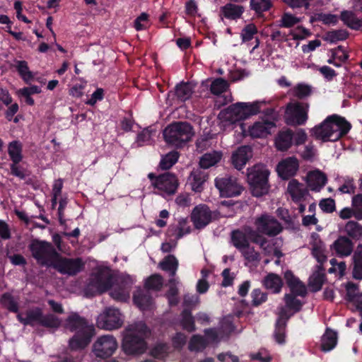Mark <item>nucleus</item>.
Segmentation results:
<instances>
[{
  "mask_svg": "<svg viewBox=\"0 0 362 362\" xmlns=\"http://www.w3.org/2000/svg\"><path fill=\"white\" fill-rule=\"evenodd\" d=\"M65 327L74 334L69 340L68 347L71 351H81L86 348L95 334L93 324L77 313H71L65 320Z\"/></svg>",
  "mask_w": 362,
  "mask_h": 362,
  "instance_id": "f257e3e1",
  "label": "nucleus"
},
{
  "mask_svg": "<svg viewBox=\"0 0 362 362\" xmlns=\"http://www.w3.org/2000/svg\"><path fill=\"white\" fill-rule=\"evenodd\" d=\"M150 334V329L142 321L129 325L123 332L122 351L128 356L143 354L147 350L146 339Z\"/></svg>",
  "mask_w": 362,
  "mask_h": 362,
  "instance_id": "f03ea898",
  "label": "nucleus"
},
{
  "mask_svg": "<svg viewBox=\"0 0 362 362\" xmlns=\"http://www.w3.org/2000/svg\"><path fill=\"white\" fill-rule=\"evenodd\" d=\"M351 129V123L344 117L332 115L313 127L311 132L316 139L323 142H334L345 136Z\"/></svg>",
  "mask_w": 362,
  "mask_h": 362,
  "instance_id": "7ed1b4c3",
  "label": "nucleus"
},
{
  "mask_svg": "<svg viewBox=\"0 0 362 362\" xmlns=\"http://www.w3.org/2000/svg\"><path fill=\"white\" fill-rule=\"evenodd\" d=\"M194 134L193 127L187 122H173L163 131V137L166 143L177 148L185 145L192 139Z\"/></svg>",
  "mask_w": 362,
  "mask_h": 362,
  "instance_id": "20e7f679",
  "label": "nucleus"
},
{
  "mask_svg": "<svg viewBox=\"0 0 362 362\" xmlns=\"http://www.w3.org/2000/svg\"><path fill=\"white\" fill-rule=\"evenodd\" d=\"M269 174V170L262 164H256L247 170V182L254 197H260L268 193Z\"/></svg>",
  "mask_w": 362,
  "mask_h": 362,
  "instance_id": "39448f33",
  "label": "nucleus"
},
{
  "mask_svg": "<svg viewBox=\"0 0 362 362\" xmlns=\"http://www.w3.org/2000/svg\"><path fill=\"white\" fill-rule=\"evenodd\" d=\"M33 257L42 267H52L56 257H59L53 245L45 240H33L29 245Z\"/></svg>",
  "mask_w": 362,
  "mask_h": 362,
  "instance_id": "423d86ee",
  "label": "nucleus"
},
{
  "mask_svg": "<svg viewBox=\"0 0 362 362\" xmlns=\"http://www.w3.org/2000/svg\"><path fill=\"white\" fill-rule=\"evenodd\" d=\"M260 105L258 101L252 103L238 102L228 106L220 115L226 120L234 123L258 114L260 112Z\"/></svg>",
  "mask_w": 362,
  "mask_h": 362,
  "instance_id": "0eeeda50",
  "label": "nucleus"
},
{
  "mask_svg": "<svg viewBox=\"0 0 362 362\" xmlns=\"http://www.w3.org/2000/svg\"><path fill=\"white\" fill-rule=\"evenodd\" d=\"M309 104L303 102H290L285 109L286 123L292 126L305 124L308 119Z\"/></svg>",
  "mask_w": 362,
  "mask_h": 362,
  "instance_id": "6e6552de",
  "label": "nucleus"
},
{
  "mask_svg": "<svg viewBox=\"0 0 362 362\" xmlns=\"http://www.w3.org/2000/svg\"><path fill=\"white\" fill-rule=\"evenodd\" d=\"M148 178L151 180V185L160 191L163 195L175 194L180 185L177 177L168 172L159 175L150 173Z\"/></svg>",
  "mask_w": 362,
  "mask_h": 362,
  "instance_id": "1a4fd4ad",
  "label": "nucleus"
},
{
  "mask_svg": "<svg viewBox=\"0 0 362 362\" xmlns=\"http://www.w3.org/2000/svg\"><path fill=\"white\" fill-rule=\"evenodd\" d=\"M220 217L218 211H211L207 205L204 204L196 206L190 216L191 221L197 230L204 228L213 221L218 220Z\"/></svg>",
  "mask_w": 362,
  "mask_h": 362,
  "instance_id": "9d476101",
  "label": "nucleus"
},
{
  "mask_svg": "<svg viewBox=\"0 0 362 362\" xmlns=\"http://www.w3.org/2000/svg\"><path fill=\"white\" fill-rule=\"evenodd\" d=\"M52 267L62 274L74 276L83 270L84 263L81 258H67L59 254V257H56Z\"/></svg>",
  "mask_w": 362,
  "mask_h": 362,
  "instance_id": "9b49d317",
  "label": "nucleus"
},
{
  "mask_svg": "<svg viewBox=\"0 0 362 362\" xmlns=\"http://www.w3.org/2000/svg\"><path fill=\"white\" fill-rule=\"evenodd\" d=\"M215 186L219 190L221 197H233L239 196L243 187L238 182L235 177L226 175L215 179Z\"/></svg>",
  "mask_w": 362,
  "mask_h": 362,
  "instance_id": "f8f14e48",
  "label": "nucleus"
},
{
  "mask_svg": "<svg viewBox=\"0 0 362 362\" xmlns=\"http://www.w3.org/2000/svg\"><path fill=\"white\" fill-rule=\"evenodd\" d=\"M256 228L263 235L274 237L283 230L281 224L274 217L268 214H262L255 221Z\"/></svg>",
  "mask_w": 362,
  "mask_h": 362,
  "instance_id": "ddd939ff",
  "label": "nucleus"
},
{
  "mask_svg": "<svg viewBox=\"0 0 362 362\" xmlns=\"http://www.w3.org/2000/svg\"><path fill=\"white\" fill-rule=\"evenodd\" d=\"M112 286V276L105 268H100L92 274L88 288H93L98 293H102L110 290Z\"/></svg>",
  "mask_w": 362,
  "mask_h": 362,
  "instance_id": "4468645a",
  "label": "nucleus"
},
{
  "mask_svg": "<svg viewBox=\"0 0 362 362\" xmlns=\"http://www.w3.org/2000/svg\"><path fill=\"white\" fill-rule=\"evenodd\" d=\"M99 328L112 330L120 327L122 325L121 314L118 309L107 308L98 315L96 320Z\"/></svg>",
  "mask_w": 362,
  "mask_h": 362,
  "instance_id": "2eb2a0df",
  "label": "nucleus"
},
{
  "mask_svg": "<svg viewBox=\"0 0 362 362\" xmlns=\"http://www.w3.org/2000/svg\"><path fill=\"white\" fill-rule=\"evenodd\" d=\"M117 348L115 338L111 335H104L98 339L93 344V352L99 358L111 356Z\"/></svg>",
  "mask_w": 362,
  "mask_h": 362,
  "instance_id": "dca6fc26",
  "label": "nucleus"
},
{
  "mask_svg": "<svg viewBox=\"0 0 362 362\" xmlns=\"http://www.w3.org/2000/svg\"><path fill=\"white\" fill-rule=\"evenodd\" d=\"M292 315L285 308H280L273 334L275 341L279 344L283 345L286 343L287 322Z\"/></svg>",
  "mask_w": 362,
  "mask_h": 362,
  "instance_id": "f3484780",
  "label": "nucleus"
},
{
  "mask_svg": "<svg viewBox=\"0 0 362 362\" xmlns=\"http://www.w3.org/2000/svg\"><path fill=\"white\" fill-rule=\"evenodd\" d=\"M299 169L298 160L295 156L282 159L276 165V171L279 177L287 180L295 176Z\"/></svg>",
  "mask_w": 362,
  "mask_h": 362,
  "instance_id": "a211bd4d",
  "label": "nucleus"
},
{
  "mask_svg": "<svg viewBox=\"0 0 362 362\" xmlns=\"http://www.w3.org/2000/svg\"><path fill=\"white\" fill-rule=\"evenodd\" d=\"M38 325L46 328L57 329L61 325L60 319L52 313L44 315L40 308H35V313L30 316V319Z\"/></svg>",
  "mask_w": 362,
  "mask_h": 362,
  "instance_id": "6ab92c4d",
  "label": "nucleus"
},
{
  "mask_svg": "<svg viewBox=\"0 0 362 362\" xmlns=\"http://www.w3.org/2000/svg\"><path fill=\"white\" fill-rule=\"evenodd\" d=\"M276 127L275 122L268 119L258 121L249 129L250 135L254 138H262L271 134V129Z\"/></svg>",
  "mask_w": 362,
  "mask_h": 362,
  "instance_id": "aec40b11",
  "label": "nucleus"
},
{
  "mask_svg": "<svg viewBox=\"0 0 362 362\" xmlns=\"http://www.w3.org/2000/svg\"><path fill=\"white\" fill-rule=\"evenodd\" d=\"M331 249L338 257H347L350 255L354 249L353 242L346 236H339L331 246Z\"/></svg>",
  "mask_w": 362,
  "mask_h": 362,
  "instance_id": "412c9836",
  "label": "nucleus"
},
{
  "mask_svg": "<svg viewBox=\"0 0 362 362\" xmlns=\"http://www.w3.org/2000/svg\"><path fill=\"white\" fill-rule=\"evenodd\" d=\"M252 157V148L249 146L239 147L231 156L232 163L238 170H241Z\"/></svg>",
  "mask_w": 362,
  "mask_h": 362,
  "instance_id": "4be33fe9",
  "label": "nucleus"
},
{
  "mask_svg": "<svg viewBox=\"0 0 362 362\" xmlns=\"http://www.w3.org/2000/svg\"><path fill=\"white\" fill-rule=\"evenodd\" d=\"M284 279L291 293H296L300 297H305L307 295L305 286L291 270H287L284 273Z\"/></svg>",
  "mask_w": 362,
  "mask_h": 362,
  "instance_id": "5701e85b",
  "label": "nucleus"
},
{
  "mask_svg": "<svg viewBox=\"0 0 362 362\" xmlns=\"http://www.w3.org/2000/svg\"><path fill=\"white\" fill-rule=\"evenodd\" d=\"M284 279L291 293H296L300 297H305L307 295L305 286L291 270H287L284 273Z\"/></svg>",
  "mask_w": 362,
  "mask_h": 362,
  "instance_id": "b1692460",
  "label": "nucleus"
},
{
  "mask_svg": "<svg viewBox=\"0 0 362 362\" xmlns=\"http://www.w3.org/2000/svg\"><path fill=\"white\" fill-rule=\"evenodd\" d=\"M209 175L202 168L194 169L189 176V180L192 189L195 192H201L204 189V183L207 180Z\"/></svg>",
  "mask_w": 362,
  "mask_h": 362,
  "instance_id": "393cba45",
  "label": "nucleus"
},
{
  "mask_svg": "<svg viewBox=\"0 0 362 362\" xmlns=\"http://www.w3.org/2000/svg\"><path fill=\"white\" fill-rule=\"evenodd\" d=\"M132 283L128 280H123L115 286L110 291L111 297L119 302H127L130 297Z\"/></svg>",
  "mask_w": 362,
  "mask_h": 362,
  "instance_id": "a878e982",
  "label": "nucleus"
},
{
  "mask_svg": "<svg viewBox=\"0 0 362 362\" xmlns=\"http://www.w3.org/2000/svg\"><path fill=\"white\" fill-rule=\"evenodd\" d=\"M134 303L142 310H148L152 304V297L148 291L138 288L133 294Z\"/></svg>",
  "mask_w": 362,
  "mask_h": 362,
  "instance_id": "bb28decb",
  "label": "nucleus"
},
{
  "mask_svg": "<svg viewBox=\"0 0 362 362\" xmlns=\"http://www.w3.org/2000/svg\"><path fill=\"white\" fill-rule=\"evenodd\" d=\"M244 7L241 5L228 3L221 7V14L228 20H237L241 18L244 13Z\"/></svg>",
  "mask_w": 362,
  "mask_h": 362,
  "instance_id": "cd10ccee",
  "label": "nucleus"
},
{
  "mask_svg": "<svg viewBox=\"0 0 362 362\" xmlns=\"http://www.w3.org/2000/svg\"><path fill=\"white\" fill-rule=\"evenodd\" d=\"M327 182L326 175L319 170L308 173V185L313 191H320Z\"/></svg>",
  "mask_w": 362,
  "mask_h": 362,
  "instance_id": "c85d7f7f",
  "label": "nucleus"
},
{
  "mask_svg": "<svg viewBox=\"0 0 362 362\" xmlns=\"http://www.w3.org/2000/svg\"><path fill=\"white\" fill-rule=\"evenodd\" d=\"M263 286L274 293H279L283 286V280L274 273L268 274L262 280Z\"/></svg>",
  "mask_w": 362,
  "mask_h": 362,
  "instance_id": "c756f323",
  "label": "nucleus"
},
{
  "mask_svg": "<svg viewBox=\"0 0 362 362\" xmlns=\"http://www.w3.org/2000/svg\"><path fill=\"white\" fill-rule=\"evenodd\" d=\"M287 191L296 203L300 202L307 193L306 189L303 188V185L296 179L289 181Z\"/></svg>",
  "mask_w": 362,
  "mask_h": 362,
  "instance_id": "7c9ffc66",
  "label": "nucleus"
},
{
  "mask_svg": "<svg viewBox=\"0 0 362 362\" xmlns=\"http://www.w3.org/2000/svg\"><path fill=\"white\" fill-rule=\"evenodd\" d=\"M337 343V333L327 328L321 339V350L327 352L332 350Z\"/></svg>",
  "mask_w": 362,
  "mask_h": 362,
  "instance_id": "2f4dec72",
  "label": "nucleus"
},
{
  "mask_svg": "<svg viewBox=\"0 0 362 362\" xmlns=\"http://www.w3.org/2000/svg\"><path fill=\"white\" fill-rule=\"evenodd\" d=\"M339 18L348 28L354 30H361V19H359L353 11L344 10L341 12Z\"/></svg>",
  "mask_w": 362,
  "mask_h": 362,
  "instance_id": "473e14b6",
  "label": "nucleus"
},
{
  "mask_svg": "<svg viewBox=\"0 0 362 362\" xmlns=\"http://www.w3.org/2000/svg\"><path fill=\"white\" fill-rule=\"evenodd\" d=\"M222 158V153L219 151H213L204 153L200 158L199 168L205 170L218 163Z\"/></svg>",
  "mask_w": 362,
  "mask_h": 362,
  "instance_id": "72a5a7b5",
  "label": "nucleus"
},
{
  "mask_svg": "<svg viewBox=\"0 0 362 362\" xmlns=\"http://www.w3.org/2000/svg\"><path fill=\"white\" fill-rule=\"evenodd\" d=\"M23 144L18 140L11 141L8 145V154L12 163H20L23 160Z\"/></svg>",
  "mask_w": 362,
  "mask_h": 362,
  "instance_id": "f704fd0d",
  "label": "nucleus"
},
{
  "mask_svg": "<svg viewBox=\"0 0 362 362\" xmlns=\"http://www.w3.org/2000/svg\"><path fill=\"white\" fill-rule=\"evenodd\" d=\"M178 260L173 255H168L159 263V267L163 271L168 272L170 276L173 278L178 269Z\"/></svg>",
  "mask_w": 362,
  "mask_h": 362,
  "instance_id": "c9c22d12",
  "label": "nucleus"
},
{
  "mask_svg": "<svg viewBox=\"0 0 362 362\" xmlns=\"http://www.w3.org/2000/svg\"><path fill=\"white\" fill-rule=\"evenodd\" d=\"M193 93V88L189 82H181L175 88V95L177 100L185 102L189 99Z\"/></svg>",
  "mask_w": 362,
  "mask_h": 362,
  "instance_id": "e433bc0d",
  "label": "nucleus"
},
{
  "mask_svg": "<svg viewBox=\"0 0 362 362\" xmlns=\"http://www.w3.org/2000/svg\"><path fill=\"white\" fill-rule=\"evenodd\" d=\"M293 133L291 130L281 132L276 140V147L281 151H287L292 145Z\"/></svg>",
  "mask_w": 362,
  "mask_h": 362,
  "instance_id": "4c0bfd02",
  "label": "nucleus"
},
{
  "mask_svg": "<svg viewBox=\"0 0 362 362\" xmlns=\"http://www.w3.org/2000/svg\"><path fill=\"white\" fill-rule=\"evenodd\" d=\"M171 352V346L168 343H157L150 351L151 356L159 360H165Z\"/></svg>",
  "mask_w": 362,
  "mask_h": 362,
  "instance_id": "58836bf2",
  "label": "nucleus"
},
{
  "mask_svg": "<svg viewBox=\"0 0 362 362\" xmlns=\"http://www.w3.org/2000/svg\"><path fill=\"white\" fill-rule=\"evenodd\" d=\"M353 259V276L356 279H362V243L357 246Z\"/></svg>",
  "mask_w": 362,
  "mask_h": 362,
  "instance_id": "ea45409f",
  "label": "nucleus"
},
{
  "mask_svg": "<svg viewBox=\"0 0 362 362\" xmlns=\"http://www.w3.org/2000/svg\"><path fill=\"white\" fill-rule=\"evenodd\" d=\"M231 242L239 251L250 245L247 233L238 229L231 233Z\"/></svg>",
  "mask_w": 362,
  "mask_h": 362,
  "instance_id": "a19ab883",
  "label": "nucleus"
},
{
  "mask_svg": "<svg viewBox=\"0 0 362 362\" xmlns=\"http://www.w3.org/2000/svg\"><path fill=\"white\" fill-rule=\"evenodd\" d=\"M297 296H300L296 293H286L284 295V302L286 304V309L291 310L294 313H298L302 310L303 303L299 299L296 298Z\"/></svg>",
  "mask_w": 362,
  "mask_h": 362,
  "instance_id": "79ce46f5",
  "label": "nucleus"
},
{
  "mask_svg": "<svg viewBox=\"0 0 362 362\" xmlns=\"http://www.w3.org/2000/svg\"><path fill=\"white\" fill-rule=\"evenodd\" d=\"M344 231L353 240H358L362 238V226L356 221H348L344 226Z\"/></svg>",
  "mask_w": 362,
  "mask_h": 362,
  "instance_id": "37998d69",
  "label": "nucleus"
},
{
  "mask_svg": "<svg viewBox=\"0 0 362 362\" xmlns=\"http://www.w3.org/2000/svg\"><path fill=\"white\" fill-rule=\"evenodd\" d=\"M180 153L177 151H172L162 156L159 163V168L163 170H169L178 160Z\"/></svg>",
  "mask_w": 362,
  "mask_h": 362,
  "instance_id": "c03bdc74",
  "label": "nucleus"
},
{
  "mask_svg": "<svg viewBox=\"0 0 362 362\" xmlns=\"http://www.w3.org/2000/svg\"><path fill=\"white\" fill-rule=\"evenodd\" d=\"M16 70L21 77V78L26 83L34 78V75L32 71L29 70L28 62L25 60H19L16 62Z\"/></svg>",
  "mask_w": 362,
  "mask_h": 362,
  "instance_id": "a18cd8bd",
  "label": "nucleus"
},
{
  "mask_svg": "<svg viewBox=\"0 0 362 362\" xmlns=\"http://www.w3.org/2000/svg\"><path fill=\"white\" fill-rule=\"evenodd\" d=\"M181 325L183 329L192 332L196 329L195 324H194V318L192 315L191 310L187 308H185L181 313Z\"/></svg>",
  "mask_w": 362,
  "mask_h": 362,
  "instance_id": "49530a36",
  "label": "nucleus"
},
{
  "mask_svg": "<svg viewBox=\"0 0 362 362\" xmlns=\"http://www.w3.org/2000/svg\"><path fill=\"white\" fill-rule=\"evenodd\" d=\"M186 221L184 219L179 221L177 226H170L168 230V235H175V238L179 240L182 238L185 234L190 233L189 228H185Z\"/></svg>",
  "mask_w": 362,
  "mask_h": 362,
  "instance_id": "de8ad7c7",
  "label": "nucleus"
},
{
  "mask_svg": "<svg viewBox=\"0 0 362 362\" xmlns=\"http://www.w3.org/2000/svg\"><path fill=\"white\" fill-rule=\"evenodd\" d=\"M250 8L255 11L257 16L268 11L272 7V0H250Z\"/></svg>",
  "mask_w": 362,
  "mask_h": 362,
  "instance_id": "09e8293b",
  "label": "nucleus"
},
{
  "mask_svg": "<svg viewBox=\"0 0 362 362\" xmlns=\"http://www.w3.org/2000/svg\"><path fill=\"white\" fill-rule=\"evenodd\" d=\"M0 302L8 311L15 313L18 311V304L10 293H3Z\"/></svg>",
  "mask_w": 362,
  "mask_h": 362,
  "instance_id": "8fccbe9b",
  "label": "nucleus"
},
{
  "mask_svg": "<svg viewBox=\"0 0 362 362\" xmlns=\"http://www.w3.org/2000/svg\"><path fill=\"white\" fill-rule=\"evenodd\" d=\"M348 36L349 33L346 30H334L326 33L325 40L331 43H336L338 41L345 40Z\"/></svg>",
  "mask_w": 362,
  "mask_h": 362,
  "instance_id": "3c124183",
  "label": "nucleus"
},
{
  "mask_svg": "<svg viewBox=\"0 0 362 362\" xmlns=\"http://www.w3.org/2000/svg\"><path fill=\"white\" fill-rule=\"evenodd\" d=\"M228 88V83L223 78H217L214 79L210 86V91L212 94L218 95L225 91Z\"/></svg>",
  "mask_w": 362,
  "mask_h": 362,
  "instance_id": "603ef678",
  "label": "nucleus"
},
{
  "mask_svg": "<svg viewBox=\"0 0 362 362\" xmlns=\"http://www.w3.org/2000/svg\"><path fill=\"white\" fill-rule=\"evenodd\" d=\"M207 346L205 338L201 335H193L189 342V349L190 351H200L204 349Z\"/></svg>",
  "mask_w": 362,
  "mask_h": 362,
  "instance_id": "864d4df0",
  "label": "nucleus"
},
{
  "mask_svg": "<svg viewBox=\"0 0 362 362\" xmlns=\"http://www.w3.org/2000/svg\"><path fill=\"white\" fill-rule=\"evenodd\" d=\"M163 286V277L160 274L150 276L145 282V288L148 290L159 291Z\"/></svg>",
  "mask_w": 362,
  "mask_h": 362,
  "instance_id": "5fc2aeb1",
  "label": "nucleus"
},
{
  "mask_svg": "<svg viewBox=\"0 0 362 362\" xmlns=\"http://www.w3.org/2000/svg\"><path fill=\"white\" fill-rule=\"evenodd\" d=\"M248 240H250L252 243L259 245L261 247H263L267 243V240L264 238L260 232L256 228L253 230L249 228L247 231Z\"/></svg>",
  "mask_w": 362,
  "mask_h": 362,
  "instance_id": "6e6d98bb",
  "label": "nucleus"
},
{
  "mask_svg": "<svg viewBox=\"0 0 362 362\" xmlns=\"http://www.w3.org/2000/svg\"><path fill=\"white\" fill-rule=\"evenodd\" d=\"M312 93L311 87L307 84H297L293 89V95L300 100L305 99Z\"/></svg>",
  "mask_w": 362,
  "mask_h": 362,
  "instance_id": "4d7b16f0",
  "label": "nucleus"
},
{
  "mask_svg": "<svg viewBox=\"0 0 362 362\" xmlns=\"http://www.w3.org/2000/svg\"><path fill=\"white\" fill-rule=\"evenodd\" d=\"M240 252L248 262H259L260 259L259 253L255 250L254 247H250V245L247 247L240 250Z\"/></svg>",
  "mask_w": 362,
  "mask_h": 362,
  "instance_id": "13d9d810",
  "label": "nucleus"
},
{
  "mask_svg": "<svg viewBox=\"0 0 362 362\" xmlns=\"http://www.w3.org/2000/svg\"><path fill=\"white\" fill-rule=\"evenodd\" d=\"M257 33V28L256 25L254 23H250L243 28L240 36L243 42H246L252 40Z\"/></svg>",
  "mask_w": 362,
  "mask_h": 362,
  "instance_id": "bf43d9fd",
  "label": "nucleus"
},
{
  "mask_svg": "<svg viewBox=\"0 0 362 362\" xmlns=\"http://www.w3.org/2000/svg\"><path fill=\"white\" fill-rule=\"evenodd\" d=\"M346 291L345 299L351 303H353L357 298L358 296L361 294L358 291V286L352 282L347 284Z\"/></svg>",
  "mask_w": 362,
  "mask_h": 362,
  "instance_id": "052dcab7",
  "label": "nucleus"
},
{
  "mask_svg": "<svg viewBox=\"0 0 362 362\" xmlns=\"http://www.w3.org/2000/svg\"><path fill=\"white\" fill-rule=\"evenodd\" d=\"M252 305L255 307L260 305L267 300V294L259 288H255L251 293Z\"/></svg>",
  "mask_w": 362,
  "mask_h": 362,
  "instance_id": "680f3d73",
  "label": "nucleus"
},
{
  "mask_svg": "<svg viewBox=\"0 0 362 362\" xmlns=\"http://www.w3.org/2000/svg\"><path fill=\"white\" fill-rule=\"evenodd\" d=\"M325 279V274L321 272L315 274L310 281V285L315 292L322 289Z\"/></svg>",
  "mask_w": 362,
  "mask_h": 362,
  "instance_id": "e2e57ef3",
  "label": "nucleus"
},
{
  "mask_svg": "<svg viewBox=\"0 0 362 362\" xmlns=\"http://www.w3.org/2000/svg\"><path fill=\"white\" fill-rule=\"evenodd\" d=\"M320 209L327 214H331L336 210V204L332 198L322 199L319 202Z\"/></svg>",
  "mask_w": 362,
  "mask_h": 362,
  "instance_id": "0e129e2a",
  "label": "nucleus"
},
{
  "mask_svg": "<svg viewBox=\"0 0 362 362\" xmlns=\"http://www.w3.org/2000/svg\"><path fill=\"white\" fill-rule=\"evenodd\" d=\"M10 170L11 175L20 178L21 180H25L26 177L29 175L28 170L21 166L19 163H11Z\"/></svg>",
  "mask_w": 362,
  "mask_h": 362,
  "instance_id": "69168bd1",
  "label": "nucleus"
},
{
  "mask_svg": "<svg viewBox=\"0 0 362 362\" xmlns=\"http://www.w3.org/2000/svg\"><path fill=\"white\" fill-rule=\"evenodd\" d=\"M352 206L356 213V219L362 220V194H358L353 197Z\"/></svg>",
  "mask_w": 362,
  "mask_h": 362,
  "instance_id": "338daca9",
  "label": "nucleus"
},
{
  "mask_svg": "<svg viewBox=\"0 0 362 362\" xmlns=\"http://www.w3.org/2000/svg\"><path fill=\"white\" fill-rule=\"evenodd\" d=\"M300 21L299 18L292 14L285 13L281 17V25L284 28H291Z\"/></svg>",
  "mask_w": 362,
  "mask_h": 362,
  "instance_id": "774afa93",
  "label": "nucleus"
}]
</instances>
